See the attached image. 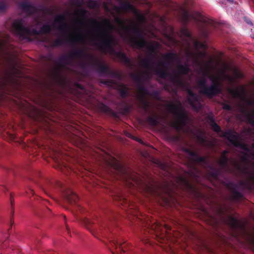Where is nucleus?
Masks as SVG:
<instances>
[{
  "label": "nucleus",
  "instance_id": "nucleus-29",
  "mask_svg": "<svg viewBox=\"0 0 254 254\" xmlns=\"http://www.w3.org/2000/svg\"><path fill=\"white\" fill-rule=\"evenodd\" d=\"M181 33L182 35L185 37L190 38L191 37V34L190 32L187 28H184L181 31Z\"/></svg>",
  "mask_w": 254,
  "mask_h": 254
},
{
  "label": "nucleus",
  "instance_id": "nucleus-14",
  "mask_svg": "<svg viewBox=\"0 0 254 254\" xmlns=\"http://www.w3.org/2000/svg\"><path fill=\"white\" fill-rule=\"evenodd\" d=\"M124 30L127 33L132 32L134 34L137 35L139 37H142V32L141 30L133 23H131L130 26L124 27Z\"/></svg>",
  "mask_w": 254,
  "mask_h": 254
},
{
  "label": "nucleus",
  "instance_id": "nucleus-6",
  "mask_svg": "<svg viewBox=\"0 0 254 254\" xmlns=\"http://www.w3.org/2000/svg\"><path fill=\"white\" fill-rule=\"evenodd\" d=\"M222 92L221 86L219 84H212L204 89H200L199 93L211 98Z\"/></svg>",
  "mask_w": 254,
  "mask_h": 254
},
{
  "label": "nucleus",
  "instance_id": "nucleus-1",
  "mask_svg": "<svg viewBox=\"0 0 254 254\" xmlns=\"http://www.w3.org/2000/svg\"><path fill=\"white\" fill-rule=\"evenodd\" d=\"M11 29L13 33L22 39H28L31 35L48 34L52 30L51 26L48 24L42 25L39 30L36 28H29L26 26L25 20L23 19L15 20L12 24Z\"/></svg>",
  "mask_w": 254,
  "mask_h": 254
},
{
  "label": "nucleus",
  "instance_id": "nucleus-8",
  "mask_svg": "<svg viewBox=\"0 0 254 254\" xmlns=\"http://www.w3.org/2000/svg\"><path fill=\"white\" fill-rule=\"evenodd\" d=\"M183 15L185 22H188L191 19H194L197 22H203L205 21L203 16L197 11L190 12L187 10H185Z\"/></svg>",
  "mask_w": 254,
  "mask_h": 254
},
{
  "label": "nucleus",
  "instance_id": "nucleus-17",
  "mask_svg": "<svg viewBox=\"0 0 254 254\" xmlns=\"http://www.w3.org/2000/svg\"><path fill=\"white\" fill-rule=\"evenodd\" d=\"M131 41L133 46L137 47L139 49L146 47L147 44V42L144 39L139 41L135 38H132Z\"/></svg>",
  "mask_w": 254,
  "mask_h": 254
},
{
  "label": "nucleus",
  "instance_id": "nucleus-54",
  "mask_svg": "<svg viewBox=\"0 0 254 254\" xmlns=\"http://www.w3.org/2000/svg\"><path fill=\"white\" fill-rule=\"evenodd\" d=\"M252 146L254 148V143L253 144Z\"/></svg>",
  "mask_w": 254,
  "mask_h": 254
},
{
  "label": "nucleus",
  "instance_id": "nucleus-11",
  "mask_svg": "<svg viewBox=\"0 0 254 254\" xmlns=\"http://www.w3.org/2000/svg\"><path fill=\"white\" fill-rule=\"evenodd\" d=\"M116 9L118 10L128 11L130 12H132L135 14H137V10L130 3L128 2H120L119 4V6L118 7H117Z\"/></svg>",
  "mask_w": 254,
  "mask_h": 254
},
{
  "label": "nucleus",
  "instance_id": "nucleus-20",
  "mask_svg": "<svg viewBox=\"0 0 254 254\" xmlns=\"http://www.w3.org/2000/svg\"><path fill=\"white\" fill-rule=\"evenodd\" d=\"M209 120L210 121V126L212 127L214 131L216 132H219L221 129L220 127L215 123L214 119L213 117H210Z\"/></svg>",
  "mask_w": 254,
  "mask_h": 254
},
{
  "label": "nucleus",
  "instance_id": "nucleus-57",
  "mask_svg": "<svg viewBox=\"0 0 254 254\" xmlns=\"http://www.w3.org/2000/svg\"><path fill=\"white\" fill-rule=\"evenodd\" d=\"M253 180H254V177H253Z\"/></svg>",
  "mask_w": 254,
  "mask_h": 254
},
{
  "label": "nucleus",
  "instance_id": "nucleus-36",
  "mask_svg": "<svg viewBox=\"0 0 254 254\" xmlns=\"http://www.w3.org/2000/svg\"><path fill=\"white\" fill-rule=\"evenodd\" d=\"M7 7L6 3L4 1H0V10H3Z\"/></svg>",
  "mask_w": 254,
  "mask_h": 254
},
{
  "label": "nucleus",
  "instance_id": "nucleus-16",
  "mask_svg": "<svg viewBox=\"0 0 254 254\" xmlns=\"http://www.w3.org/2000/svg\"><path fill=\"white\" fill-rule=\"evenodd\" d=\"M197 96L196 94L193 93L191 91L189 92V96H188V100L190 106L195 110H198L200 107V105L199 104L197 106H195L194 105V101L197 100Z\"/></svg>",
  "mask_w": 254,
  "mask_h": 254
},
{
  "label": "nucleus",
  "instance_id": "nucleus-42",
  "mask_svg": "<svg viewBox=\"0 0 254 254\" xmlns=\"http://www.w3.org/2000/svg\"><path fill=\"white\" fill-rule=\"evenodd\" d=\"M12 198H13L12 194V193L10 192L9 193V200H10V203L12 206L13 205V200Z\"/></svg>",
  "mask_w": 254,
  "mask_h": 254
},
{
  "label": "nucleus",
  "instance_id": "nucleus-56",
  "mask_svg": "<svg viewBox=\"0 0 254 254\" xmlns=\"http://www.w3.org/2000/svg\"><path fill=\"white\" fill-rule=\"evenodd\" d=\"M94 23L97 24V23L95 22V21H94Z\"/></svg>",
  "mask_w": 254,
  "mask_h": 254
},
{
  "label": "nucleus",
  "instance_id": "nucleus-50",
  "mask_svg": "<svg viewBox=\"0 0 254 254\" xmlns=\"http://www.w3.org/2000/svg\"><path fill=\"white\" fill-rule=\"evenodd\" d=\"M136 140L138 142H140V143H142V141H141V139H139V138H136Z\"/></svg>",
  "mask_w": 254,
  "mask_h": 254
},
{
  "label": "nucleus",
  "instance_id": "nucleus-10",
  "mask_svg": "<svg viewBox=\"0 0 254 254\" xmlns=\"http://www.w3.org/2000/svg\"><path fill=\"white\" fill-rule=\"evenodd\" d=\"M125 242H122V241L118 239H114L111 242V244L113 247H115L116 250V252L112 251V253L113 254H119V253H125V248L123 246V244L125 243Z\"/></svg>",
  "mask_w": 254,
  "mask_h": 254
},
{
  "label": "nucleus",
  "instance_id": "nucleus-13",
  "mask_svg": "<svg viewBox=\"0 0 254 254\" xmlns=\"http://www.w3.org/2000/svg\"><path fill=\"white\" fill-rule=\"evenodd\" d=\"M228 91L234 97L242 98L245 93V89L243 87L229 88Z\"/></svg>",
  "mask_w": 254,
  "mask_h": 254
},
{
  "label": "nucleus",
  "instance_id": "nucleus-39",
  "mask_svg": "<svg viewBox=\"0 0 254 254\" xmlns=\"http://www.w3.org/2000/svg\"><path fill=\"white\" fill-rule=\"evenodd\" d=\"M102 110L105 113H108L110 111V109L108 106L105 105L102 106Z\"/></svg>",
  "mask_w": 254,
  "mask_h": 254
},
{
  "label": "nucleus",
  "instance_id": "nucleus-15",
  "mask_svg": "<svg viewBox=\"0 0 254 254\" xmlns=\"http://www.w3.org/2000/svg\"><path fill=\"white\" fill-rule=\"evenodd\" d=\"M153 60V57H151L148 58L143 59L140 63V65L143 68L146 69L147 70H150L152 69L151 63H152Z\"/></svg>",
  "mask_w": 254,
  "mask_h": 254
},
{
  "label": "nucleus",
  "instance_id": "nucleus-23",
  "mask_svg": "<svg viewBox=\"0 0 254 254\" xmlns=\"http://www.w3.org/2000/svg\"><path fill=\"white\" fill-rule=\"evenodd\" d=\"M147 121L151 126H154L159 123V118L157 116L149 117Z\"/></svg>",
  "mask_w": 254,
  "mask_h": 254
},
{
  "label": "nucleus",
  "instance_id": "nucleus-48",
  "mask_svg": "<svg viewBox=\"0 0 254 254\" xmlns=\"http://www.w3.org/2000/svg\"><path fill=\"white\" fill-rule=\"evenodd\" d=\"M35 22L38 24L39 22V19L38 17H36L35 19Z\"/></svg>",
  "mask_w": 254,
  "mask_h": 254
},
{
  "label": "nucleus",
  "instance_id": "nucleus-51",
  "mask_svg": "<svg viewBox=\"0 0 254 254\" xmlns=\"http://www.w3.org/2000/svg\"><path fill=\"white\" fill-rule=\"evenodd\" d=\"M203 75H204V77L207 76V72H204L203 73Z\"/></svg>",
  "mask_w": 254,
  "mask_h": 254
},
{
  "label": "nucleus",
  "instance_id": "nucleus-7",
  "mask_svg": "<svg viewBox=\"0 0 254 254\" xmlns=\"http://www.w3.org/2000/svg\"><path fill=\"white\" fill-rule=\"evenodd\" d=\"M221 136L226 138L232 144L237 147H241L243 143L239 142V134L231 130L223 131Z\"/></svg>",
  "mask_w": 254,
  "mask_h": 254
},
{
  "label": "nucleus",
  "instance_id": "nucleus-3",
  "mask_svg": "<svg viewBox=\"0 0 254 254\" xmlns=\"http://www.w3.org/2000/svg\"><path fill=\"white\" fill-rule=\"evenodd\" d=\"M104 21L106 24V26L97 30V36L101 40V41L97 45L103 51L105 52L113 50L112 44L114 41V37L109 33V30L113 29V26L108 20L105 19Z\"/></svg>",
  "mask_w": 254,
  "mask_h": 254
},
{
  "label": "nucleus",
  "instance_id": "nucleus-38",
  "mask_svg": "<svg viewBox=\"0 0 254 254\" xmlns=\"http://www.w3.org/2000/svg\"><path fill=\"white\" fill-rule=\"evenodd\" d=\"M115 22H116L117 23L120 24L122 27H123V28L124 29V27H125V26H124L123 25V23L122 22V21H121V20L120 19V18H119V17L118 16H116L115 17Z\"/></svg>",
  "mask_w": 254,
  "mask_h": 254
},
{
  "label": "nucleus",
  "instance_id": "nucleus-44",
  "mask_svg": "<svg viewBox=\"0 0 254 254\" xmlns=\"http://www.w3.org/2000/svg\"><path fill=\"white\" fill-rule=\"evenodd\" d=\"M245 20H246V22L248 24H250L251 25H253V23H252V21L246 18Z\"/></svg>",
  "mask_w": 254,
  "mask_h": 254
},
{
  "label": "nucleus",
  "instance_id": "nucleus-47",
  "mask_svg": "<svg viewBox=\"0 0 254 254\" xmlns=\"http://www.w3.org/2000/svg\"><path fill=\"white\" fill-rule=\"evenodd\" d=\"M177 82H178L179 84H181V80H180V79L179 77V76H178V77H177Z\"/></svg>",
  "mask_w": 254,
  "mask_h": 254
},
{
  "label": "nucleus",
  "instance_id": "nucleus-31",
  "mask_svg": "<svg viewBox=\"0 0 254 254\" xmlns=\"http://www.w3.org/2000/svg\"><path fill=\"white\" fill-rule=\"evenodd\" d=\"M197 139H198V140L199 141V142L200 143H201V144H204V142H205L206 141V138H205V136H204V135L202 133H199L197 136Z\"/></svg>",
  "mask_w": 254,
  "mask_h": 254
},
{
  "label": "nucleus",
  "instance_id": "nucleus-30",
  "mask_svg": "<svg viewBox=\"0 0 254 254\" xmlns=\"http://www.w3.org/2000/svg\"><path fill=\"white\" fill-rule=\"evenodd\" d=\"M146 49L148 51V52L153 53L155 50V47L154 45L152 44H147L146 46Z\"/></svg>",
  "mask_w": 254,
  "mask_h": 254
},
{
  "label": "nucleus",
  "instance_id": "nucleus-2",
  "mask_svg": "<svg viewBox=\"0 0 254 254\" xmlns=\"http://www.w3.org/2000/svg\"><path fill=\"white\" fill-rule=\"evenodd\" d=\"M167 109L176 118V121L173 123V127L177 131H184L188 117L181 105L170 103L167 106Z\"/></svg>",
  "mask_w": 254,
  "mask_h": 254
},
{
  "label": "nucleus",
  "instance_id": "nucleus-34",
  "mask_svg": "<svg viewBox=\"0 0 254 254\" xmlns=\"http://www.w3.org/2000/svg\"><path fill=\"white\" fill-rule=\"evenodd\" d=\"M78 34H79V36L76 37L74 40L76 42H83L85 40V38L81 35V32H78Z\"/></svg>",
  "mask_w": 254,
  "mask_h": 254
},
{
  "label": "nucleus",
  "instance_id": "nucleus-46",
  "mask_svg": "<svg viewBox=\"0 0 254 254\" xmlns=\"http://www.w3.org/2000/svg\"><path fill=\"white\" fill-rule=\"evenodd\" d=\"M96 6V3L95 2H93L91 5H90V7H94Z\"/></svg>",
  "mask_w": 254,
  "mask_h": 254
},
{
  "label": "nucleus",
  "instance_id": "nucleus-28",
  "mask_svg": "<svg viewBox=\"0 0 254 254\" xmlns=\"http://www.w3.org/2000/svg\"><path fill=\"white\" fill-rule=\"evenodd\" d=\"M64 44V40L60 38L56 39L52 43V46L58 47L63 45Z\"/></svg>",
  "mask_w": 254,
  "mask_h": 254
},
{
  "label": "nucleus",
  "instance_id": "nucleus-26",
  "mask_svg": "<svg viewBox=\"0 0 254 254\" xmlns=\"http://www.w3.org/2000/svg\"><path fill=\"white\" fill-rule=\"evenodd\" d=\"M87 14V10L84 8H80L76 10L75 14L81 18H84Z\"/></svg>",
  "mask_w": 254,
  "mask_h": 254
},
{
  "label": "nucleus",
  "instance_id": "nucleus-40",
  "mask_svg": "<svg viewBox=\"0 0 254 254\" xmlns=\"http://www.w3.org/2000/svg\"><path fill=\"white\" fill-rule=\"evenodd\" d=\"M241 149L247 151V152H249V148L248 147V146H247L246 144H243L242 145H241V147H240Z\"/></svg>",
  "mask_w": 254,
  "mask_h": 254
},
{
  "label": "nucleus",
  "instance_id": "nucleus-49",
  "mask_svg": "<svg viewBox=\"0 0 254 254\" xmlns=\"http://www.w3.org/2000/svg\"><path fill=\"white\" fill-rule=\"evenodd\" d=\"M126 111L127 112H128L129 111V108L128 107H127L126 109Z\"/></svg>",
  "mask_w": 254,
  "mask_h": 254
},
{
  "label": "nucleus",
  "instance_id": "nucleus-37",
  "mask_svg": "<svg viewBox=\"0 0 254 254\" xmlns=\"http://www.w3.org/2000/svg\"><path fill=\"white\" fill-rule=\"evenodd\" d=\"M231 226L232 227L235 228L238 225V221L235 218H232L231 219Z\"/></svg>",
  "mask_w": 254,
  "mask_h": 254
},
{
  "label": "nucleus",
  "instance_id": "nucleus-9",
  "mask_svg": "<svg viewBox=\"0 0 254 254\" xmlns=\"http://www.w3.org/2000/svg\"><path fill=\"white\" fill-rule=\"evenodd\" d=\"M115 55L122 63L128 67L131 68L134 66L133 62L123 52L118 51L116 52Z\"/></svg>",
  "mask_w": 254,
  "mask_h": 254
},
{
  "label": "nucleus",
  "instance_id": "nucleus-43",
  "mask_svg": "<svg viewBox=\"0 0 254 254\" xmlns=\"http://www.w3.org/2000/svg\"><path fill=\"white\" fill-rule=\"evenodd\" d=\"M132 76L133 77V78L137 81L139 80V77L138 76V75L137 74H132Z\"/></svg>",
  "mask_w": 254,
  "mask_h": 254
},
{
  "label": "nucleus",
  "instance_id": "nucleus-45",
  "mask_svg": "<svg viewBox=\"0 0 254 254\" xmlns=\"http://www.w3.org/2000/svg\"><path fill=\"white\" fill-rule=\"evenodd\" d=\"M248 104L250 105H254V100H251L248 102Z\"/></svg>",
  "mask_w": 254,
  "mask_h": 254
},
{
  "label": "nucleus",
  "instance_id": "nucleus-19",
  "mask_svg": "<svg viewBox=\"0 0 254 254\" xmlns=\"http://www.w3.org/2000/svg\"><path fill=\"white\" fill-rule=\"evenodd\" d=\"M190 155L193 157L194 160L197 162L206 163V158L204 157L198 156L195 152H190Z\"/></svg>",
  "mask_w": 254,
  "mask_h": 254
},
{
  "label": "nucleus",
  "instance_id": "nucleus-4",
  "mask_svg": "<svg viewBox=\"0 0 254 254\" xmlns=\"http://www.w3.org/2000/svg\"><path fill=\"white\" fill-rule=\"evenodd\" d=\"M166 60H170L178 64L177 72L179 74H187L190 70V67L187 64H181L178 56L174 52H169L164 55Z\"/></svg>",
  "mask_w": 254,
  "mask_h": 254
},
{
  "label": "nucleus",
  "instance_id": "nucleus-22",
  "mask_svg": "<svg viewBox=\"0 0 254 254\" xmlns=\"http://www.w3.org/2000/svg\"><path fill=\"white\" fill-rule=\"evenodd\" d=\"M157 75L163 78H165L167 76V73L165 70L162 69L160 66H158L155 70Z\"/></svg>",
  "mask_w": 254,
  "mask_h": 254
},
{
  "label": "nucleus",
  "instance_id": "nucleus-25",
  "mask_svg": "<svg viewBox=\"0 0 254 254\" xmlns=\"http://www.w3.org/2000/svg\"><path fill=\"white\" fill-rule=\"evenodd\" d=\"M65 15L63 14L57 15L54 18V22L55 23H61L65 20Z\"/></svg>",
  "mask_w": 254,
  "mask_h": 254
},
{
  "label": "nucleus",
  "instance_id": "nucleus-35",
  "mask_svg": "<svg viewBox=\"0 0 254 254\" xmlns=\"http://www.w3.org/2000/svg\"><path fill=\"white\" fill-rule=\"evenodd\" d=\"M76 198L77 196L75 194H73L71 196L67 197V200L70 203H72V202L74 201Z\"/></svg>",
  "mask_w": 254,
  "mask_h": 254
},
{
  "label": "nucleus",
  "instance_id": "nucleus-41",
  "mask_svg": "<svg viewBox=\"0 0 254 254\" xmlns=\"http://www.w3.org/2000/svg\"><path fill=\"white\" fill-rule=\"evenodd\" d=\"M223 108L225 110H229L231 109V107L228 104H224L223 106Z\"/></svg>",
  "mask_w": 254,
  "mask_h": 254
},
{
  "label": "nucleus",
  "instance_id": "nucleus-53",
  "mask_svg": "<svg viewBox=\"0 0 254 254\" xmlns=\"http://www.w3.org/2000/svg\"><path fill=\"white\" fill-rule=\"evenodd\" d=\"M229 1H233V0H227Z\"/></svg>",
  "mask_w": 254,
  "mask_h": 254
},
{
  "label": "nucleus",
  "instance_id": "nucleus-32",
  "mask_svg": "<svg viewBox=\"0 0 254 254\" xmlns=\"http://www.w3.org/2000/svg\"><path fill=\"white\" fill-rule=\"evenodd\" d=\"M128 91L127 88L125 87L120 91V95L122 97L125 98L128 95Z\"/></svg>",
  "mask_w": 254,
  "mask_h": 254
},
{
  "label": "nucleus",
  "instance_id": "nucleus-5",
  "mask_svg": "<svg viewBox=\"0 0 254 254\" xmlns=\"http://www.w3.org/2000/svg\"><path fill=\"white\" fill-rule=\"evenodd\" d=\"M19 7L21 10L25 13L28 16L39 15L41 7L28 0L22 1L19 3Z\"/></svg>",
  "mask_w": 254,
  "mask_h": 254
},
{
  "label": "nucleus",
  "instance_id": "nucleus-52",
  "mask_svg": "<svg viewBox=\"0 0 254 254\" xmlns=\"http://www.w3.org/2000/svg\"><path fill=\"white\" fill-rule=\"evenodd\" d=\"M168 63H166V62H165V63H163V64H164V65H168Z\"/></svg>",
  "mask_w": 254,
  "mask_h": 254
},
{
  "label": "nucleus",
  "instance_id": "nucleus-33",
  "mask_svg": "<svg viewBox=\"0 0 254 254\" xmlns=\"http://www.w3.org/2000/svg\"><path fill=\"white\" fill-rule=\"evenodd\" d=\"M83 52L82 50H77L74 51H73L72 53V55L74 57H79L83 55Z\"/></svg>",
  "mask_w": 254,
  "mask_h": 254
},
{
  "label": "nucleus",
  "instance_id": "nucleus-18",
  "mask_svg": "<svg viewBox=\"0 0 254 254\" xmlns=\"http://www.w3.org/2000/svg\"><path fill=\"white\" fill-rule=\"evenodd\" d=\"M227 153V151H224L219 161V164L222 167H225L227 164L228 160V157L226 156Z\"/></svg>",
  "mask_w": 254,
  "mask_h": 254
},
{
  "label": "nucleus",
  "instance_id": "nucleus-27",
  "mask_svg": "<svg viewBox=\"0 0 254 254\" xmlns=\"http://www.w3.org/2000/svg\"><path fill=\"white\" fill-rule=\"evenodd\" d=\"M197 83L201 89H204L206 85V80L205 77H202L199 79L197 81Z\"/></svg>",
  "mask_w": 254,
  "mask_h": 254
},
{
  "label": "nucleus",
  "instance_id": "nucleus-12",
  "mask_svg": "<svg viewBox=\"0 0 254 254\" xmlns=\"http://www.w3.org/2000/svg\"><path fill=\"white\" fill-rule=\"evenodd\" d=\"M95 62L98 65V69L101 73L103 74H111L109 66L103 61L96 60Z\"/></svg>",
  "mask_w": 254,
  "mask_h": 254
},
{
  "label": "nucleus",
  "instance_id": "nucleus-24",
  "mask_svg": "<svg viewBox=\"0 0 254 254\" xmlns=\"http://www.w3.org/2000/svg\"><path fill=\"white\" fill-rule=\"evenodd\" d=\"M59 24L60 25L57 27V29L62 33H65L68 29V25L67 23L64 21Z\"/></svg>",
  "mask_w": 254,
  "mask_h": 254
},
{
  "label": "nucleus",
  "instance_id": "nucleus-55",
  "mask_svg": "<svg viewBox=\"0 0 254 254\" xmlns=\"http://www.w3.org/2000/svg\"><path fill=\"white\" fill-rule=\"evenodd\" d=\"M211 81L212 82H213V80H212V78H211Z\"/></svg>",
  "mask_w": 254,
  "mask_h": 254
},
{
  "label": "nucleus",
  "instance_id": "nucleus-21",
  "mask_svg": "<svg viewBox=\"0 0 254 254\" xmlns=\"http://www.w3.org/2000/svg\"><path fill=\"white\" fill-rule=\"evenodd\" d=\"M157 75L163 78H165L167 76V73L165 70L162 69L160 66H158L155 70Z\"/></svg>",
  "mask_w": 254,
  "mask_h": 254
}]
</instances>
